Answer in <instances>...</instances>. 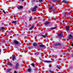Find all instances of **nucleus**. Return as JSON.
I'll list each match as a JSON object with an SVG mask.
<instances>
[{
    "label": "nucleus",
    "instance_id": "bb28decb",
    "mask_svg": "<svg viewBox=\"0 0 73 73\" xmlns=\"http://www.w3.org/2000/svg\"><path fill=\"white\" fill-rule=\"evenodd\" d=\"M25 27H27V23H25Z\"/></svg>",
    "mask_w": 73,
    "mask_h": 73
},
{
    "label": "nucleus",
    "instance_id": "473e14b6",
    "mask_svg": "<svg viewBox=\"0 0 73 73\" xmlns=\"http://www.w3.org/2000/svg\"><path fill=\"white\" fill-rule=\"evenodd\" d=\"M14 73H17V72H16V70H15L14 71Z\"/></svg>",
    "mask_w": 73,
    "mask_h": 73
},
{
    "label": "nucleus",
    "instance_id": "1a4fd4ad",
    "mask_svg": "<svg viewBox=\"0 0 73 73\" xmlns=\"http://www.w3.org/2000/svg\"><path fill=\"white\" fill-rule=\"evenodd\" d=\"M23 8V6H20L18 7V9H21Z\"/></svg>",
    "mask_w": 73,
    "mask_h": 73
},
{
    "label": "nucleus",
    "instance_id": "dca6fc26",
    "mask_svg": "<svg viewBox=\"0 0 73 73\" xmlns=\"http://www.w3.org/2000/svg\"><path fill=\"white\" fill-rule=\"evenodd\" d=\"M58 36H60V37H62V34L61 33H60L58 34Z\"/></svg>",
    "mask_w": 73,
    "mask_h": 73
},
{
    "label": "nucleus",
    "instance_id": "c85d7f7f",
    "mask_svg": "<svg viewBox=\"0 0 73 73\" xmlns=\"http://www.w3.org/2000/svg\"><path fill=\"white\" fill-rule=\"evenodd\" d=\"M40 2H42L43 1V0H39Z\"/></svg>",
    "mask_w": 73,
    "mask_h": 73
},
{
    "label": "nucleus",
    "instance_id": "423d86ee",
    "mask_svg": "<svg viewBox=\"0 0 73 73\" xmlns=\"http://www.w3.org/2000/svg\"><path fill=\"white\" fill-rule=\"evenodd\" d=\"M44 62H46L47 63H50V62H53V61L45 60L44 61Z\"/></svg>",
    "mask_w": 73,
    "mask_h": 73
},
{
    "label": "nucleus",
    "instance_id": "e433bc0d",
    "mask_svg": "<svg viewBox=\"0 0 73 73\" xmlns=\"http://www.w3.org/2000/svg\"><path fill=\"white\" fill-rule=\"evenodd\" d=\"M36 2L37 3V2H38V1H36Z\"/></svg>",
    "mask_w": 73,
    "mask_h": 73
},
{
    "label": "nucleus",
    "instance_id": "f03ea898",
    "mask_svg": "<svg viewBox=\"0 0 73 73\" xmlns=\"http://www.w3.org/2000/svg\"><path fill=\"white\" fill-rule=\"evenodd\" d=\"M50 9L52 12H53L55 10V9L54 8H53V5L52 4H51V6H50Z\"/></svg>",
    "mask_w": 73,
    "mask_h": 73
},
{
    "label": "nucleus",
    "instance_id": "ddd939ff",
    "mask_svg": "<svg viewBox=\"0 0 73 73\" xmlns=\"http://www.w3.org/2000/svg\"><path fill=\"white\" fill-rule=\"evenodd\" d=\"M42 36L43 37H48V36L47 35H43Z\"/></svg>",
    "mask_w": 73,
    "mask_h": 73
},
{
    "label": "nucleus",
    "instance_id": "aec40b11",
    "mask_svg": "<svg viewBox=\"0 0 73 73\" xmlns=\"http://www.w3.org/2000/svg\"><path fill=\"white\" fill-rule=\"evenodd\" d=\"M63 3H65V4H67V3H68V2H67V1H63Z\"/></svg>",
    "mask_w": 73,
    "mask_h": 73
},
{
    "label": "nucleus",
    "instance_id": "79ce46f5",
    "mask_svg": "<svg viewBox=\"0 0 73 73\" xmlns=\"http://www.w3.org/2000/svg\"><path fill=\"white\" fill-rule=\"evenodd\" d=\"M72 56H73V54L72 55Z\"/></svg>",
    "mask_w": 73,
    "mask_h": 73
},
{
    "label": "nucleus",
    "instance_id": "72a5a7b5",
    "mask_svg": "<svg viewBox=\"0 0 73 73\" xmlns=\"http://www.w3.org/2000/svg\"><path fill=\"white\" fill-rule=\"evenodd\" d=\"M50 73H52V71H51V70H50Z\"/></svg>",
    "mask_w": 73,
    "mask_h": 73
},
{
    "label": "nucleus",
    "instance_id": "a19ab883",
    "mask_svg": "<svg viewBox=\"0 0 73 73\" xmlns=\"http://www.w3.org/2000/svg\"><path fill=\"white\" fill-rule=\"evenodd\" d=\"M22 1H24V0H22Z\"/></svg>",
    "mask_w": 73,
    "mask_h": 73
},
{
    "label": "nucleus",
    "instance_id": "2f4dec72",
    "mask_svg": "<svg viewBox=\"0 0 73 73\" xmlns=\"http://www.w3.org/2000/svg\"><path fill=\"white\" fill-rule=\"evenodd\" d=\"M39 54V53L38 52H36V54Z\"/></svg>",
    "mask_w": 73,
    "mask_h": 73
},
{
    "label": "nucleus",
    "instance_id": "4be33fe9",
    "mask_svg": "<svg viewBox=\"0 0 73 73\" xmlns=\"http://www.w3.org/2000/svg\"><path fill=\"white\" fill-rule=\"evenodd\" d=\"M11 70V69H9L7 70V72H9Z\"/></svg>",
    "mask_w": 73,
    "mask_h": 73
},
{
    "label": "nucleus",
    "instance_id": "ea45409f",
    "mask_svg": "<svg viewBox=\"0 0 73 73\" xmlns=\"http://www.w3.org/2000/svg\"><path fill=\"white\" fill-rule=\"evenodd\" d=\"M58 73H61V72H58Z\"/></svg>",
    "mask_w": 73,
    "mask_h": 73
},
{
    "label": "nucleus",
    "instance_id": "f704fd0d",
    "mask_svg": "<svg viewBox=\"0 0 73 73\" xmlns=\"http://www.w3.org/2000/svg\"><path fill=\"white\" fill-rule=\"evenodd\" d=\"M71 46H73V44H71Z\"/></svg>",
    "mask_w": 73,
    "mask_h": 73
},
{
    "label": "nucleus",
    "instance_id": "6ab92c4d",
    "mask_svg": "<svg viewBox=\"0 0 73 73\" xmlns=\"http://www.w3.org/2000/svg\"><path fill=\"white\" fill-rule=\"evenodd\" d=\"M33 45H34V46H37V44H36V43H34L33 44Z\"/></svg>",
    "mask_w": 73,
    "mask_h": 73
},
{
    "label": "nucleus",
    "instance_id": "39448f33",
    "mask_svg": "<svg viewBox=\"0 0 73 73\" xmlns=\"http://www.w3.org/2000/svg\"><path fill=\"white\" fill-rule=\"evenodd\" d=\"M61 43H57L55 44V46H58L59 45H60Z\"/></svg>",
    "mask_w": 73,
    "mask_h": 73
},
{
    "label": "nucleus",
    "instance_id": "412c9836",
    "mask_svg": "<svg viewBox=\"0 0 73 73\" xmlns=\"http://www.w3.org/2000/svg\"><path fill=\"white\" fill-rule=\"evenodd\" d=\"M0 29L1 30H3V29H4V27H1Z\"/></svg>",
    "mask_w": 73,
    "mask_h": 73
},
{
    "label": "nucleus",
    "instance_id": "4468645a",
    "mask_svg": "<svg viewBox=\"0 0 73 73\" xmlns=\"http://www.w3.org/2000/svg\"><path fill=\"white\" fill-rule=\"evenodd\" d=\"M40 47H44V48H45V45H40Z\"/></svg>",
    "mask_w": 73,
    "mask_h": 73
},
{
    "label": "nucleus",
    "instance_id": "9b49d317",
    "mask_svg": "<svg viewBox=\"0 0 73 73\" xmlns=\"http://www.w3.org/2000/svg\"><path fill=\"white\" fill-rule=\"evenodd\" d=\"M17 22V21H12V23L13 24H15V23H16Z\"/></svg>",
    "mask_w": 73,
    "mask_h": 73
},
{
    "label": "nucleus",
    "instance_id": "37998d69",
    "mask_svg": "<svg viewBox=\"0 0 73 73\" xmlns=\"http://www.w3.org/2000/svg\"><path fill=\"white\" fill-rule=\"evenodd\" d=\"M34 0L35 1V0Z\"/></svg>",
    "mask_w": 73,
    "mask_h": 73
},
{
    "label": "nucleus",
    "instance_id": "393cba45",
    "mask_svg": "<svg viewBox=\"0 0 73 73\" xmlns=\"http://www.w3.org/2000/svg\"><path fill=\"white\" fill-rule=\"evenodd\" d=\"M56 67H57V68H58V69H60V67H59L57 65L56 66Z\"/></svg>",
    "mask_w": 73,
    "mask_h": 73
},
{
    "label": "nucleus",
    "instance_id": "f3484780",
    "mask_svg": "<svg viewBox=\"0 0 73 73\" xmlns=\"http://www.w3.org/2000/svg\"><path fill=\"white\" fill-rule=\"evenodd\" d=\"M36 9H35V8H34L33 9L32 11L33 12H35V11H36Z\"/></svg>",
    "mask_w": 73,
    "mask_h": 73
},
{
    "label": "nucleus",
    "instance_id": "a211bd4d",
    "mask_svg": "<svg viewBox=\"0 0 73 73\" xmlns=\"http://www.w3.org/2000/svg\"><path fill=\"white\" fill-rule=\"evenodd\" d=\"M56 27H52L51 28H50V29H56Z\"/></svg>",
    "mask_w": 73,
    "mask_h": 73
},
{
    "label": "nucleus",
    "instance_id": "b1692460",
    "mask_svg": "<svg viewBox=\"0 0 73 73\" xmlns=\"http://www.w3.org/2000/svg\"><path fill=\"white\" fill-rule=\"evenodd\" d=\"M32 16H31L29 19V21H31L32 20Z\"/></svg>",
    "mask_w": 73,
    "mask_h": 73
},
{
    "label": "nucleus",
    "instance_id": "c756f323",
    "mask_svg": "<svg viewBox=\"0 0 73 73\" xmlns=\"http://www.w3.org/2000/svg\"><path fill=\"white\" fill-rule=\"evenodd\" d=\"M3 13H5H5H5V12L4 10H3Z\"/></svg>",
    "mask_w": 73,
    "mask_h": 73
},
{
    "label": "nucleus",
    "instance_id": "6e6552de",
    "mask_svg": "<svg viewBox=\"0 0 73 73\" xmlns=\"http://www.w3.org/2000/svg\"><path fill=\"white\" fill-rule=\"evenodd\" d=\"M49 23H50V22H48V21H47V22H45V25H48L49 24Z\"/></svg>",
    "mask_w": 73,
    "mask_h": 73
},
{
    "label": "nucleus",
    "instance_id": "2eb2a0df",
    "mask_svg": "<svg viewBox=\"0 0 73 73\" xmlns=\"http://www.w3.org/2000/svg\"><path fill=\"white\" fill-rule=\"evenodd\" d=\"M15 58H16V56H15L13 57L12 60L13 61H14L15 60Z\"/></svg>",
    "mask_w": 73,
    "mask_h": 73
},
{
    "label": "nucleus",
    "instance_id": "f257e3e1",
    "mask_svg": "<svg viewBox=\"0 0 73 73\" xmlns=\"http://www.w3.org/2000/svg\"><path fill=\"white\" fill-rule=\"evenodd\" d=\"M15 69H18V68H19V66H20V65H19V63L17 62H16L15 63Z\"/></svg>",
    "mask_w": 73,
    "mask_h": 73
},
{
    "label": "nucleus",
    "instance_id": "58836bf2",
    "mask_svg": "<svg viewBox=\"0 0 73 73\" xmlns=\"http://www.w3.org/2000/svg\"><path fill=\"white\" fill-rule=\"evenodd\" d=\"M1 52V50L0 49V52Z\"/></svg>",
    "mask_w": 73,
    "mask_h": 73
},
{
    "label": "nucleus",
    "instance_id": "7ed1b4c3",
    "mask_svg": "<svg viewBox=\"0 0 73 73\" xmlns=\"http://www.w3.org/2000/svg\"><path fill=\"white\" fill-rule=\"evenodd\" d=\"M13 43L14 44H16V45H18L19 44V42L16 40H14Z\"/></svg>",
    "mask_w": 73,
    "mask_h": 73
},
{
    "label": "nucleus",
    "instance_id": "20e7f679",
    "mask_svg": "<svg viewBox=\"0 0 73 73\" xmlns=\"http://www.w3.org/2000/svg\"><path fill=\"white\" fill-rule=\"evenodd\" d=\"M71 38H73V36H72L71 35H70L68 37V39L69 40H70Z\"/></svg>",
    "mask_w": 73,
    "mask_h": 73
},
{
    "label": "nucleus",
    "instance_id": "c9c22d12",
    "mask_svg": "<svg viewBox=\"0 0 73 73\" xmlns=\"http://www.w3.org/2000/svg\"><path fill=\"white\" fill-rule=\"evenodd\" d=\"M14 18H15V17H16V16H15V15H14Z\"/></svg>",
    "mask_w": 73,
    "mask_h": 73
},
{
    "label": "nucleus",
    "instance_id": "7c9ffc66",
    "mask_svg": "<svg viewBox=\"0 0 73 73\" xmlns=\"http://www.w3.org/2000/svg\"><path fill=\"white\" fill-rule=\"evenodd\" d=\"M49 67H50V68H51V67H52V65H49Z\"/></svg>",
    "mask_w": 73,
    "mask_h": 73
},
{
    "label": "nucleus",
    "instance_id": "5701e85b",
    "mask_svg": "<svg viewBox=\"0 0 73 73\" xmlns=\"http://www.w3.org/2000/svg\"><path fill=\"white\" fill-rule=\"evenodd\" d=\"M31 65L33 66V67H35V64L33 63L31 64Z\"/></svg>",
    "mask_w": 73,
    "mask_h": 73
},
{
    "label": "nucleus",
    "instance_id": "0eeeda50",
    "mask_svg": "<svg viewBox=\"0 0 73 73\" xmlns=\"http://www.w3.org/2000/svg\"><path fill=\"white\" fill-rule=\"evenodd\" d=\"M66 31H68L69 30V26H66Z\"/></svg>",
    "mask_w": 73,
    "mask_h": 73
},
{
    "label": "nucleus",
    "instance_id": "a878e982",
    "mask_svg": "<svg viewBox=\"0 0 73 73\" xmlns=\"http://www.w3.org/2000/svg\"><path fill=\"white\" fill-rule=\"evenodd\" d=\"M28 71L29 72H31V68H29L28 69Z\"/></svg>",
    "mask_w": 73,
    "mask_h": 73
},
{
    "label": "nucleus",
    "instance_id": "f8f14e48",
    "mask_svg": "<svg viewBox=\"0 0 73 73\" xmlns=\"http://www.w3.org/2000/svg\"><path fill=\"white\" fill-rule=\"evenodd\" d=\"M7 65H10V66H12V64H11V63H7Z\"/></svg>",
    "mask_w": 73,
    "mask_h": 73
},
{
    "label": "nucleus",
    "instance_id": "cd10ccee",
    "mask_svg": "<svg viewBox=\"0 0 73 73\" xmlns=\"http://www.w3.org/2000/svg\"><path fill=\"white\" fill-rule=\"evenodd\" d=\"M34 8H35V9H36V8H37V6H35L34 7Z\"/></svg>",
    "mask_w": 73,
    "mask_h": 73
},
{
    "label": "nucleus",
    "instance_id": "4c0bfd02",
    "mask_svg": "<svg viewBox=\"0 0 73 73\" xmlns=\"http://www.w3.org/2000/svg\"><path fill=\"white\" fill-rule=\"evenodd\" d=\"M2 25H4V23H2Z\"/></svg>",
    "mask_w": 73,
    "mask_h": 73
},
{
    "label": "nucleus",
    "instance_id": "9d476101",
    "mask_svg": "<svg viewBox=\"0 0 73 73\" xmlns=\"http://www.w3.org/2000/svg\"><path fill=\"white\" fill-rule=\"evenodd\" d=\"M33 28H34V25H33L32 27L30 28L29 30H31V29H32Z\"/></svg>",
    "mask_w": 73,
    "mask_h": 73
}]
</instances>
